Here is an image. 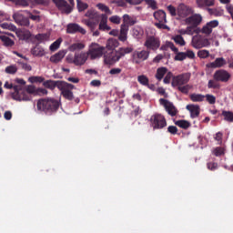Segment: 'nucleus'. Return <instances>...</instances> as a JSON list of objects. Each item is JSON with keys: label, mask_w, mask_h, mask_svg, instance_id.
<instances>
[{"label": "nucleus", "mask_w": 233, "mask_h": 233, "mask_svg": "<svg viewBox=\"0 0 233 233\" xmlns=\"http://www.w3.org/2000/svg\"><path fill=\"white\" fill-rule=\"evenodd\" d=\"M59 101L52 98H42L37 101V110L42 112H57L59 110Z\"/></svg>", "instance_id": "f257e3e1"}, {"label": "nucleus", "mask_w": 233, "mask_h": 233, "mask_svg": "<svg viewBox=\"0 0 233 233\" xmlns=\"http://www.w3.org/2000/svg\"><path fill=\"white\" fill-rule=\"evenodd\" d=\"M5 88L8 90L14 89V93H12V97L15 101H30V96L26 94V91L23 90L21 86H14L8 82H5L4 85Z\"/></svg>", "instance_id": "f03ea898"}, {"label": "nucleus", "mask_w": 233, "mask_h": 233, "mask_svg": "<svg viewBox=\"0 0 233 233\" xmlns=\"http://www.w3.org/2000/svg\"><path fill=\"white\" fill-rule=\"evenodd\" d=\"M85 16L88 17V19L84 20L85 25H86V26L90 28L91 32H94L101 15L97 14V11H96V9H89L86 13Z\"/></svg>", "instance_id": "7ed1b4c3"}, {"label": "nucleus", "mask_w": 233, "mask_h": 233, "mask_svg": "<svg viewBox=\"0 0 233 233\" xmlns=\"http://www.w3.org/2000/svg\"><path fill=\"white\" fill-rule=\"evenodd\" d=\"M153 15L156 21H158L155 23V26H157V28L159 30H170V27L167 25V13L165 11L157 10Z\"/></svg>", "instance_id": "20e7f679"}, {"label": "nucleus", "mask_w": 233, "mask_h": 233, "mask_svg": "<svg viewBox=\"0 0 233 233\" xmlns=\"http://www.w3.org/2000/svg\"><path fill=\"white\" fill-rule=\"evenodd\" d=\"M53 2L57 6L58 10L62 12V14H72V10H74L72 7L74 6V0H68L70 5L66 0H53Z\"/></svg>", "instance_id": "39448f33"}, {"label": "nucleus", "mask_w": 233, "mask_h": 233, "mask_svg": "<svg viewBox=\"0 0 233 233\" xmlns=\"http://www.w3.org/2000/svg\"><path fill=\"white\" fill-rule=\"evenodd\" d=\"M106 48L97 44H92L87 52V56H90L91 59H97L105 56Z\"/></svg>", "instance_id": "423d86ee"}, {"label": "nucleus", "mask_w": 233, "mask_h": 233, "mask_svg": "<svg viewBox=\"0 0 233 233\" xmlns=\"http://www.w3.org/2000/svg\"><path fill=\"white\" fill-rule=\"evenodd\" d=\"M190 73H184L178 76H173V80L171 82V86L176 88V86H181L183 85H187L188 81H190Z\"/></svg>", "instance_id": "0eeeda50"}, {"label": "nucleus", "mask_w": 233, "mask_h": 233, "mask_svg": "<svg viewBox=\"0 0 233 233\" xmlns=\"http://www.w3.org/2000/svg\"><path fill=\"white\" fill-rule=\"evenodd\" d=\"M88 59V53L80 52L75 53L74 58L67 57L68 63H73L76 66H83L86 60Z\"/></svg>", "instance_id": "6e6552de"}, {"label": "nucleus", "mask_w": 233, "mask_h": 233, "mask_svg": "<svg viewBox=\"0 0 233 233\" xmlns=\"http://www.w3.org/2000/svg\"><path fill=\"white\" fill-rule=\"evenodd\" d=\"M150 121L153 128L155 129H161L167 127V119H165V116L163 115H153L150 118Z\"/></svg>", "instance_id": "1a4fd4ad"}, {"label": "nucleus", "mask_w": 233, "mask_h": 233, "mask_svg": "<svg viewBox=\"0 0 233 233\" xmlns=\"http://www.w3.org/2000/svg\"><path fill=\"white\" fill-rule=\"evenodd\" d=\"M121 59L117 50L116 51H105L104 53V63L105 65H116L117 61Z\"/></svg>", "instance_id": "9d476101"}, {"label": "nucleus", "mask_w": 233, "mask_h": 233, "mask_svg": "<svg viewBox=\"0 0 233 233\" xmlns=\"http://www.w3.org/2000/svg\"><path fill=\"white\" fill-rule=\"evenodd\" d=\"M144 46H146V48L148 50H153V52H156V50L161 46V41L156 36H147Z\"/></svg>", "instance_id": "9b49d317"}, {"label": "nucleus", "mask_w": 233, "mask_h": 233, "mask_svg": "<svg viewBox=\"0 0 233 233\" xmlns=\"http://www.w3.org/2000/svg\"><path fill=\"white\" fill-rule=\"evenodd\" d=\"M159 103L162 106H164L165 110L167 112L171 117H175V116H177V108L174 104L165 98H160Z\"/></svg>", "instance_id": "f8f14e48"}, {"label": "nucleus", "mask_w": 233, "mask_h": 233, "mask_svg": "<svg viewBox=\"0 0 233 233\" xmlns=\"http://www.w3.org/2000/svg\"><path fill=\"white\" fill-rule=\"evenodd\" d=\"M230 77H232V76L225 69H218L213 75V79H215V81H220L221 83H228Z\"/></svg>", "instance_id": "ddd939ff"}, {"label": "nucleus", "mask_w": 233, "mask_h": 233, "mask_svg": "<svg viewBox=\"0 0 233 233\" xmlns=\"http://www.w3.org/2000/svg\"><path fill=\"white\" fill-rule=\"evenodd\" d=\"M150 56V52L147 51V50H141V51H134L132 57H133V61L134 63H136V65H139V63H142V61H147V59H148V57Z\"/></svg>", "instance_id": "4468645a"}, {"label": "nucleus", "mask_w": 233, "mask_h": 233, "mask_svg": "<svg viewBox=\"0 0 233 233\" xmlns=\"http://www.w3.org/2000/svg\"><path fill=\"white\" fill-rule=\"evenodd\" d=\"M191 45L194 48H205L210 46V42L207 38H203L199 35H194L192 37Z\"/></svg>", "instance_id": "2eb2a0df"}, {"label": "nucleus", "mask_w": 233, "mask_h": 233, "mask_svg": "<svg viewBox=\"0 0 233 233\" xmlns=\"http://www.w3.org/2000/svg\"><path fill=\"white\" fill-rule=\"evenodd\" d=\"M185 23L187 25L195 26L198 28L201 23H203V16L200 14H192L190 16L185 19Z\"/></svg>", "instance_id": "dca6fc26"}, {"label": "nucleus", "mask_w": 233, "mask_h": 233, "mask_svg": "<svg viewBox=\"0 0 233 233\" xmlns=\"http://www.w3.org/2000/svg\"><path fill=\"white\" fill-rule=\"evenodd\" d=\"M13 19L19 26H30V19L19 12L13 15Z\"/></svg>", "instance_id": "f3484780"}, {"label": "nucleus", "mask_w": 233, "mask_h": 233, "mask_svg": "<svg viewBox=\"0 0 233 233\" xmlns=\"http://www.w3.org/2000/svg\"><path fill=\"white\" fill-rule=\"evenodd\" d=\"M66 34H82V35H85L86 34V30L78 24L71 23L66 26Z\"/></svg>", "instance_id": "a211bd4d"}, {"label": "nucleus", "mask_w": 233, "mask_h": 233, "mask_svg": "<svg viewBox=\"0 0 233 233\" xmlns=\"http://www.w3.org/2000/svg\"><path fill=\"white\" fill-rule=\"evenodd\" d=\"M136 23H137V19H136V17L126 14L123 15V23L120 27L129 30L130 26H134Z\"/></svg>", "instance_id": "6ab92c4d"}, {"label": "nucleus", "mask_w": 233, "mask_h": 233, "mask_svg": "<svg viewBox=\"0 0 233 233\" xmlns=\"http://www.w3.org/2000/svg\"><path fill=\"white\" fill-rule=\"evenodd\" d=\"M194 14V9L188 5H181L178 7L177 15L179 17H188V15H192Z\"/></svg>", "instance_id": "aec40b11"}, {"label": "nucleus", "mask_w": 233, "mask_h": 233, "mask_svg": "<svg viewBox=\"0 0 233 233\" xmlns=\"http://www.w3.org/2000/svg\"><path fill=\"white\" fill-rule=\"evenodd\" d=\"M186 108L187 110H188V112H190V117L192 119H196V117H199L201 109L198 105H194V104L187 105Z\"/></svg>", "instance_id": "412c9836"}, {"label": "nucleus", "mask_w": 233, "mask_h": 233, "mask_svg": "<svg viewBox=\"0 0 233 233\" xmlns=\"http://www.w3.org/2000/svg\"><path fill=\"white\" fill-rule=\"evenodd\" d=\"M100 19V23H99V26L98 29L102 30V31H106L108 32L109 30H111V27L108 26L107 23H108V15L102 14L99 17Z\"/></svg>", "instance_id": "4be33fe9"}, {"label": "nucleus", "mask_w": 233, "mask_h": 233, "mask_svg": "<svg viewBox=\"0 0 233 233\" xmlns=\"http://www.w3.org/2000/svg\"><path fill=\"white\" fill-rule=\"evenodd\" d=\"M227 65V60L223 57H218L214 62L207 65L208 68H221Z\"/></svg>", "instance_id": "5701e85b"}, {"label": "nucleus", "mask_w": 233, "mask_h": 233, "mask_svg": "<svg viewBox=\"0 0 233 233\" xmlns=\"http://www.w3.org/2000/svg\"><path fill=\"white\" fill-rule=\"evenodd\" d=\"M116 52L121 59V57H125L127 54H132V52H134V46H128L127 47H119Z\"/></svg>", "instance_id": "b1692460"}, {"label": "nucleus", "mask_w": 233, "mask_h": 233, "mask_svg": "<svg viewBox=\"0 0 233 233\" xmlns=\"http://www.w3.org/2000/svg\"><path fill=\"white\" fill-rule=\"evenodd\" d=\"M117 46H119V42L116 39H114V38L108 39L106 44V48L109 52H114V49L117 48Z\"/></svg>", "instance_id": "393cba45"}, {"label": "nucleus", "mask_w": 233, "mask_h": 233, "mask_svg": "<svg viewBox=\"0 0 233 233\" xmlns=\"http://www.w3.org/2000/svg\"><path fill=\"white\" fill-rule=\"evenodd\" d=\"M31 54L35 57H43V56H45V49L41 47L39 45H36L35 47L31 49Z\"/></svg>", "instance_id": "a878e982"}, {"label": "nucleus", "mask_w": 233, "mask_h": 233, "mask_svg": "<svg viewBox=\"0 0 233 233\" xmlns=\"http://www.w3.org/2000/svg\"><path fill=\"white\" fill-rule=\"evenodd\" d=\"M167 72H168V68L158 67L157 69V73L155 75L156 79H157V81H161L163 79V77H165V75H167Z\"/></svg>", "instance_id": "bb28decb"}, {"label": "nucleus", "mask_w": 233, "mask_h": 233, "mask_svg": "<svg viewBox=\"0 0 233 233\" xmlns=\"http://www.w3.org/2000/svg\"><path fill=\"white\" fill-rule=\"evenodd\" d=\"M189 99L193 103H201L205 101V95L193 93L189 95Z\"/></svg>", "instance_id": "cd10ccee"}, {"label": "nucleus", "mask_w": 233, "mask_h": 233, "mask_svg": "<svg viewBox=\"0 0 233 233\" xmlns=\"http://www.w3.org/2000/svg\"><path fill=\"white\" fill-rule=\"evenodd\" d=\"M65 57V53L64 51H59L58 53L55 54L54 56H52L50 57V61L51 63H59L63 60V58Z\"/></svg>", "instance_id": "c85d7f7f"}, {"label": "nucleus", "mask_w": 233, "mask_h": 233, "mask_svg": "<svg viewBox=\"0 0 233 233\" xmlns=\"http://www.w3.org/2000/svg\"><path fill=\"white\" fill-rule=\"evenodd\" d=\"M216 0H196L198 8H203L204 6H214Z\"/></svg>", "instance_id": "c756f323"}, {"label": "nucleus", "mask_w": 233, "mask_h": 233, "mask_svg": "<svg viewBox=\"0 0 233 233\" xmlns=\"http://www.w3.org/2000/svg\"><path fill=\"white\" fill-rule=\"evenodd\" d=\"M18 37L21 39V41H30L32 33L29 30L21 31L18 33Z\"/></svg>", "instance_id": "7c9ffc66"}, {"label": "nucleus", "mask_w": 233, "mask_h": 233, "mask_svg": "<svg viewBox=\"0 0 233 233\" xmlns=\"http://www.w3.org/2000/svg\"><path fill=\"white\" fill-rule=\"evenodd\" d=\"M128 39V29L126 27H120V34L118 35V41L125 43Z\"/></svg>", "instance_id": "2f4dec72"}, {"label": "nucleus", "mask_w": 233, "mask_h": 233, "mask_svg": "<svg viewBox=\"0 0 233 233\" xmlns=\"http://www.w3.org/2000/svg\"><path fill=\"white\" fill-rule=\"evenodd\" d=\"M0 40L4 46H14V45H15V42L6 35H0Z\"/></svg>", "instance_id": "473e14b6"}, {"label": "nucleus", "mask_w": 233, "mask_h": 233, "mask_svg": "<svg viewBox=\"0 0 233 233\" xmlns=\"http://www.w3.org/2000/svg\"><path fill=\"white\" fill-rule=\"evenodd\" d=\"M178 92H181V94H185V96H188V92L192 90V86L188 84H185L183 86H177Z\"/></svg>", "instance_id": "72a5a7b5"}, {"label": "nucleus", "mask_w": 233, "mask_h": 233, "mask_svg": "<svg viewBox=\"0 0 233 233\" xmlns=\"http://www.w3.org/2000/svg\"><path fill=\"white\" fill-rule=\"evenodd\" d=\"M57 87L60 90H74V88H76V86L72 84L66 83V82H59V85H57Z\"/></svg>", "instance_id": "f704fd0d"}, {"label": "nucleus", "mask_w": 233, "mask_h": 233, "mask_svg": "<svg viewBox=\"0 0 233 233\" xmlns=\"http://www.w3.org/2000/svg\"><path fill=\"white\" fill-rule=\"evenodd\" d=\"M59 81H54V80H46L44 81L43 85L46 88H49L50 90H54L57 85H59Z\"/></svg>", "instance_id": "c9c22d12"}, {"label": "nucleus", "mask_w": 233, "mask_h": 233, "mask_svg": "<svg viewBox=\"0 0 233 233\" xmlns=\"http://www.w3.org/2000/svg\"><path fill=\"white\" fill-rule=\"evenodd\" d=\"M175 125L179 127V128H183L184 130L190 128V122L187 120H177L175 121Z\"/></svg>", "instance_id": "e433bc0d"}, {"label": "nucleus", "mask_w": 233, "mask_h": 233, "mask_svg": "<svg viewBox=\"0 0 233 233\" xmlns=\"http://www.w3.org/2000/svg\"><path fill=\"white\" fill-rule=\"evenodd\" d=\"M61 94L65 99H67V101H73L74 99V93L68 89H60Z\"/></svg>", "instance_id": "4c0bfd02"}, {"label": "nucleus", "mask_w": 233, "mask_h": 233, "mask_svg": "<svg viewBox=\"0 0 233 233\" xmlns=\"http://www.w3.org/2000/svg\"><path fill=\"white\" fill-rule=\"evenodd\" d=\"M145 34V31L140 26H137L133 29V35L136 39H141Z\"/></svg>", "instance_id": "58836bf2"}, {"label": "nucleus", "mask_w": 233, "mask_h": 233, "mask_svg": "<svg viewBox=\"0 0 233 233\" xmlns=\"http://www.w3.org/2000/svg\"><path fill=\"white\" fill-rule=\"evenodd\" d=\"M96 8H98V10H101V12H105V14H106L107 15H112V11L110 10V7L105 4H97Z\"/></svg>", "instance_id": "ea45409f"}, {"label": "nucleus", "mask_w": 233, "mask_h": 233, "mask_svg": "<svg viewBox=\"0 0 233 233\" xmlns=\"http://www.w3.org/2000/svg\"><path fill=\"white\" fill-rule=\"evenodd\" d=\"M222 116L224 117V121L228 123H233V112L232 111H222Z\"/></svg>", "instance_id": "a19ab883"}, {"label": "nucleus", "mask_w": 233, "mask_h": 233, "mask_svg": "<svg viewBox=\"0 0 233 233\" xmlns=\"http://www.w3.org/2000/svg\"><path fill=\"white\" fill-rule=\"evenodd\" d=\"M173 41L176 45H179V46H185L187 42H185V38L181 35H177L173 37Z\"/></svg>", "instance_id": "79ce46f5"}, {"label": "nucleus", "mask_w": 233, "mask_h": 233, "mask_svg": "<svg viewBox=\"0 0 233 233\" xmlns=\"http://www.w3.org/2000/svg\"><path fill=\"white\" fill-rule=\"evenodd\" d=\"M61 43H63V39L61 38L56 39L53 44L50 45L49 50L51 52H56V50H57L59 46H61Z\"/></svg>", "instance_id": "37998d69"}, {"label": "nucleus", "mask_w": 233, "mask_h": 233, "mask_svg": "<svg viewBox=\"0 0 233 233\" xmlns=\"http://www.w3.org/2000/svg\"><path fill=\"white\" fill-rule=\"evenodd\" d=\"M85 48L84 43H75L69 46L70 52H76V50H83Z\"/></svg>", "instance_id": "c03bdc74"}, {"label": "nucleus", "mask_w": 233, "mask_h": 233, "mask_svg": "<svg viewBox=\"0 0 233 233\" xmlns=\"http://www.w3.org/2000/svg\"><path fill=\"white\" fill-rule=\"evenodd\" d=\"M0 26L4 30H11V32H15V30H17V27L14 25V24H10V23L0 24Z\"/></svg>", "instance_id": "a18cd8bd"}, {"label": "nucleus", "mask_w": 233, "mask_h": 233, "mask_svg": "<svg viewBox=\"0 0 233 233\" xmlns=\"http://www.w3.org/2000/svg\"><path fill=\"white\" fill-rule=\"evenodd\" d=\"M137 81L143 86H148L149 79L145 75H141L137 76Z\"/></svg>", "instance_id": "49530a36"}, {"label": "nucleus", "mask_w": 233, "mask_h": 233, "mask_svg": "<svg viewBox=\"0 0 233 233\" xmlns=\"http://www.w3.org/2000/svg\"><path fill=\"white\" fill-rule=\"evenodd\" d=\"M76 6L78 8V12H85L88 8V4L84 3L81 0H76Z\"/></svg>", "instance_id": "de8ad7c7"}, {"label": "nucleus", "mask_w": 233, "mask_h": 233, "mask_svg": "<svg viewBox=\"0 0 233 233\" xmlns=\"http://www.w3.org/2000/svg\"><path fill=\"white\" fill-rule=\"evenodd\" d=\"M208 22L203 25L201 29H198V32H201V34H204L205 35H210L212 34V30L209 27Z\"/></svg>", "instance_id": "09e8293b"}, {"label": "nucleus", "mask_w": 233, "mask_h": 233, "mask_svg": "<svg viewBox=\"0 0 233 233\" xmlns=\"http://www.w3.org/2000/svg\"><path fill=\"white\" fill-rule=\"evenodd\" d=\"M167 48H170V50H172L174 54L177 53V51L179 50L177 49V47H176V46L172 42H166V46L161 47L162 50H167Z\"/></svg>", "instance_id": "8fccbe9b"}, {"label": "nucleus", "mask_w": 233, "mask_h": 233, "mask_svg": "<svg viewBox=\"0 0 233 233\" xmlns=\"http://www.w3.org/2000/svg\"><path fill=\"white\" fill-rule=\"evenodd\" d=\"M175 54H176L174 57L175 61H185V59H187V55L185 54V52H179V49Z\"/></svg>", "instance_id": "3c124183"}, {"label": "nucleus", "mask_w": 233, "mask_h": 233, "mask_svg": "<svg viewBox=\"0 0 233 233\" xmlns=\"http://www.w3.org/2000/svg\"><path fill=\"white\" fill-rule=\"evenodd\" d=\"M50 35H48V34H37L35 36V39H36V41H39L40 43H43V41H48Z\"/></svg>", "instance_id": "603ef678"}, {"label": "nucleus", "mask_w": 233, "mask_h": 233, "mask_svg": "<svg viewBox=\"0 0 233 233\" xmlns=\"http://www.w3.org/2000/svg\"><path fill=\"white\" fill-rule=\"evenodd\" d=\"M197 27L188 25L186 28L187 35H194V34H199V29H196Z\"/></svg>", "instance_id": "864d4df0"}, {"label": "nucleus", "mask_w": 233, "mask_h": 233, "mask_svg": "<svg viewBox=\"0 0 233 233\" xmlns=\"http://www.w3.org/2000/svg\"><path fill=\"white\" fill-rule=\"evenodd\" d=\"M17 73V66L11 65L5 67V74H16Z\"/></svg>", "instance_id": "5fc2aeb1"}, {"label": "nucleus", "mask_w": 233, "mask_h": 233, "mask_svg": "<svg viewBox=\"0 0 233 233\" xmlns=\"http://www.w3.org/2000/svg\"><path fill=\"white\" fill-rule=\"evenodd\" d=\"M198 56L200 57V59H207V57H210V52L207 49L199 50L198 52Z\"/></svg>", "instance_id": "6e6d98bb"}, {"label": "nucleus", "mask_w": 233, "mask_h": 233, "mask_svg": "<svg viewBox=\"0 0 233 233\" xmlns=\"http://www.w3.org/2000/svg\"><path fill=\"white\" fill-rule=\"evenodd\" d=\"M213 154H214V156H216L217 157H219V156H224V155H225V148H224V147H216V148L213 150Z\"/></svg>", "instance_id": "4d7b16f0"}, {"label": "nucleus", "mask_w": 233, "mask_h": 233, "mask_svg": "<svg viewBox=\"0 0 233 233\" xmlns=\"http://www.w3.org/2000/svg\"><path fill=\"white\" fill-rule=\"evenodd\" d=\"M166 76L164 77V83L165 85H170V81H172V79H174V75L172 74V72H167L166 73Z\"/></svg>", "instance_id": "13d9d810"}, {"label": "nucleus", "mask_w": 233, "mask_h": 233, "mask_svg": "<svg viewBox=\"0 0 233 233\" xmlns=\"http://www.w3.org/2000/svg\"><path fill=\"white\" fill-rule=\"evenodd\" d=\"M207 168L208 170H211L212 172H214L215 170H218V162H208Z\"/></svg>", "instance_id": "bf43d9fd"}, {"label": "nucleus", "mask_w": 233, "mask_h": 233, "mask_svg": "<svg viewBox=\"0 0 233 233\" xmlns=\"http://www.w3.org/2000/svg\"><path fill=\"white\" fill-rule=\"evenodd\" d=\"M25 14H27V15H29V19H31L32 21H36L37 23H39V21H41V16L37 15H33L32 13H30V11H24Z\"/></svg>", "instance_id": "052dcab7"}, {"label": "nucleus", "mask_w": 233, "mask_h": 233, "mask_svg": "<svg viewBox=\"0 0 233 233\" xmlns=\"http://www.w3.org/2000/svg\"><path fill=\"white\" fill-rule=\"evenodd\" d=\"M30 83H44L45 77L42 76H31L29 77Z\"/></svg>", "instance_id": "680f3d73"}, {"label": "nucleus", "mask_w": 233, "mask_h": 233, "mask_svg": "<svg viewBox=\"0 0 233 233\" xmlns=\"http://www.w3.org/2000/svg\"><path fill=\"white\" fill-rule=\"evenodd\" d=\"M144 1L148 5V6H150V8H152V10H157V2H156V0H144Z\"/></svg>", "instance_id": "e2e57ef3"}, {"label": "nucleus", "mask_w": 233, "mask_h": 233, "mask_svg": "<svg viewBox=\"0 0 233 233\" xmlns=\"http://www.w3.org/2000/svg\"><path fill=\"white\" fill-rule=\"evenodd\" d=\"M110 23H113V25H120L121 24V18L119 15H112L109 17Z\"/></svg>", "instance_id": "0e129e2a"}, {"label": "nucleus", "mask_w": 233, "mask_h": 233, "mask_svg": "<svg viewBox=\"0 0 233 233\" xmlns=\"http://www.w3.org/2000/svg\"><path fill=\"white\" fill-rule=\"evenodd\" d=\"M18 65H20V66H21V68H23V70H26V72L32 71V66H30L25 62L18 61Z\"/></svg>", "instance_id": "69168bd1"}, {"label": "nucleus", "mask_w": 233, "mask_h": 233, "mask_svg": "<svg viewBox=\"0 0 233 233\" xmlns=\"http://www.w3.org/2000/svg\"><path fill=\"white\" fill-rule=\"evenodd\" d=\"M206 101H208V103H209V105H216V96H214L213 95H206Z\"/></svg>", "instance_id": "338daca9"}, {"label": "nucleus", "mask_w": 233, "mask_h": 233, "mask_svg": "<svg viewBox=\"0 0 233 233\" xmlns=\"http://www.w3.org/2000/svg\"><path fill=\"white\" fill-rule=\"evenodd\" d=\"M208 88H219V84L216 82V79L214 80H209L208 83Z\"/></svg>", "instance_id": "774afa93"}]
</instances>
